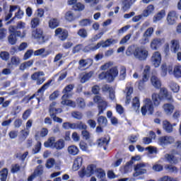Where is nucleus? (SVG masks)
<instances>
[{"label": "nucleus", "mask_w": 181, "mask_h": 181, "mask_svg": "<svg viewBox=\"0 0 181 181\" xmlns=\"http://www.w3.org/2000/svg\"><path fill=\"white\" fill-rule=\"evenodd\" d=\"M163 128L168 134H170V132H173V127L172 124H170V122H169L168 120H164L163 122Z\"/></svg>", "instance_id": "29"}, {"label": "nucleus", "mask_w": 181, "mask_h": 181, "mask_svg": "<svg viewBox=\"0 0 181 181\" xmlns=\"http://www.w3.org/2000/svg\"><path fill=\"white\" fill-rule=\"evenodd\" d=\"M153 11H155V7H153V5L150 4L146 7L144 11H143L141 16H143V18H148V16H150L151 13H153Z\"/></svg>", "instance_id": "25"}, {"label": "nucleus", "mask_w": 181, "mask_h": 181, "mask_svg": "<svg viewBox=\"0 0 181 181\" xmlns=\"http://www.w3.org/2000/svg\"><path fill=\"white\" fill-rule=\"evenodd\" d=\"M154 107H153V103L149 98H146L144 100V105L141 107V112L142 115L145 117L146 115V112L149 115H152L153 114Z\"/></svg>", "instance_id": "4"}, {"label": "nucleus", "mask_w": 181, "mask_h": 181, "mask_svg": "<svg viewBox=\"0 0 181 181\" xmlns=\"http://www.w3.org/2000/svg\"><path fill=\"white\" fill-rule=\"evenodd\" d=\"M118 66H113L106 72H102L99 74L100 80H107V83H112L118 77Z\"/></svg>", "instance_id": "2"}, {"label": "nucleus", "mask_w": 181, "mask_h": 181, "mask_svg": "<svg viewBox=\"0 0 181 181\" xmlns=\"http://www.w3.org/2000/svg\"><path fill=\"white\" fill-rule=\"evenodd\" d=\"M160 95H162L163 100H167L170 103H173V97L168 92V89L165 88H160Z\"/></svg>", "instance_id": "14"}, {"label": "nucleus", "mask_w": 181, "mask_h": 181, "mask_svg": "<svg viewBox=\"0 0 181 181\" xmlns=\"http://www.w3.org/2000/svg\"><path fill=\"white\" fill-rule=\"evenodd\" d=\"M95 175L98 179H101V180H105L104 177H105V171L101 168H98L95 170Z\"/></svg>", "instance_id": "36"}, {"label": "nucleus", "mask_w": 181, "mask_h": 181, "mask_svg": "<svg viewBox=\"0 0 181 181\" xmlns=\"http://www.w3.org/2000/svg\"><path fill=\"white\" fill-rule=\"evenodd\" d=\"M124 93H126V105H128L131 103V94L134 93V88L132 87L126 88Z\"/></svg>", "instance_id": "26"}, {"label": "nucleus", "mask_w": 181, "mask_h": 181, "mask_svg": "<svg viewBox=\"0 0 181 181\" xmlns=\"http://www.w3.org/2000/svg\"><path fill=\"white\" fill-rule=\"evenodd\" d=\"M8 30L11 33L14 35L16 37H21V39H23V37L26 36V30H23V33H21V31H18V28L13 25H11Z\"/></svg>", "instance_id": "11"}, {"label": "nucleus", "mask_w": 181, "mask_h": 181, "mask_svg": "<svg viewBox=\"0 0 181 181\" xmlns=\"http://www.w3.org/2000/svg\"><path fill=\"white\" fill-rule=\"evenodd\" d=\"M151 81L152 86H153L155 88H160L162 83L160 82V79H159L158 76L155 75L152 76L151 78Z\"/></svg>", "instance_id": "23"}, {"label": "nucleus", "mask_w": 181, "mask_h": 181, "mask_svg": "<svg viewBox=\"0 0 181 181\" xmlns=\"http://www.w3.org/2000/svg\"><path fill=\"white\" fill-rule=\"evenodd\" d=\"M170 43L172 53H177L180 49V42L179 40H172Z\"/></svg>", "instance_id": "13"}, {"label": "nucleus", "mask_w": 181, "mask_h": 181, "mask_svg": "<svg viewBox=\"0 0 181 181\" xmlns=\"http://www.w3.org/2000/svg\"><path fill=\"white\" fill-rule=\"evenodd\" d=\"M78 64L79 69H83V67H87V66H93V59L90 58L86 59H80Z\"/></svg>", "instance_id": "19"}, {"label": "nucleus", "mask_w": 181, "mask_h": 181, "mask_svg": "<svg viewBox=\"0 0 181 181\" xmlns=\"http://www.w3.org/2000/svg\"><path fill=\"white\" fill-rule=\"evenodd\" d=\"M57 104V103L56 102H52L49 105V117H54V115H56L57 114V110L56 108Z\"/></svg>", "instance_id": "28"}, {"label": "nucleus", "mask_w": 181, "mask_h": 181, "mask_svg": "<svg viewBox=\"0 0 181 181\" xmlns=\"http://www.w3.org/2000/svg\"><path fill=\"white\" fill-rule=\"evenodd\" d=\"M177 19V14L176 11H170L167 16V22L168 25H175L176 20Z\"/></svg>", "instance_id": "15"}, {"label": "nucleus", "mask_w": 181, "mask_h": 181, "mask_svg": "<svg viewBox=\"0 0 181 181\" xmlns=\"http://www.w3.org/2000/svg\"><path fill=\"white\" fill-rule=\"evenodd\" d=\"M28 155H29V152L28 151H25L23 154L22 153H17L16 158H17V159H19L20 160L23 161L26 159V158H28Z\"/></svg>", "instance_id": "50"}, {"label": "nucleus", "mask_w": 181, "mask_h": 181, "mask_svg": "<svg viewBox=\"0 0 181 181\" xmlns=\"http://www.w3.org/2000/svg\"><path fill=\"white\" fill-rule=\"evenodd\" d=\"M33 63H35V60L33 59H30L29 61L25 62L21 64L19 66V69L21 70V71H24V70H26V69H29V67H32V66H33Z\"/></svg>", "instance_id": "24"}, {"label": "nucleus", "mask_w": 181, "mask_h": 181, "mask_svg": "<svg viewBox=\"0 0 181 181\" xmlns=\"http://www.w3.org/2000/svg\"><path fill=\"white\" fill-rule=\"evenodd\" d=\"M93 101L96 104H98V115H101V114H104V111L107 110V104L104 99L100 95H95L93 98Z\"/></svg>", "instance_id": "5"}, {"label": "nucleus", "mask_w": 181, "mask_h": 181, "mask_svg": "<svg viewBox=\"0 0 181 181\" xmlns=\"http://www.w3.org/2000/svg\"><path fill=\"white\" fill-rule=\"evenodd\" d=\"M166 16V13L165 12V10H161L158 13H157L156 16L153 17V21L154 23H156V22H158V21H162L163 18Z\"/></svg>", "instance_id": "30"}, {"label": "nucleus", "mask_w": 181, "mask_h": 181, "mask_svg": "<svg viewBox=\"0 0 181 181\" xmlns=\"http://www.w3.org/2000/svg\"><path fill=\"white\" fill-rule=\"evenodd\" d=\"M174 77L176 78H180L181 77V66H175L173 70Z\"/></svg>", "instance_id": "43"}, {"label": "nucleus", "mask_w": 181, "mask_h": 181, "mask_svg": "<svg viewBox=\"0 0 181 181\" xmlns=\"http://www.w3.org/2000/svg\"><path fill=\"white\" fill-rule=\"evenodd\" d=\"M43 174V167L42 165H38L37 168L34 171V176H40Z\"/></svg>", "instance_id": "55"}, {"label": "nucleus", "mask_w": 181, "mask_h": 181, "mask_svg": "<svg viewBox=\"0 0 181 181\" xmlns=\"http://www.w3.org/2000/svg\"><path fill=\"white\" fill-rule=\"evenodd\" d=\"M151 73V67L149 66H146L143 72V78L142 81H140L139 84H142V83H146L149 80V74Z\"/></svg>", "instance_id": "20"}, {"label": "nucleus", "mask_w": 181, "mask_h": 181, "mask_svg": "<svg viewBox=\"0 0 181 181\" xmlns=\"http://www.w3.org/2000/svg\"><path fill=\"white\" fill-rule=\"evenodd\" d=\"M55 36H57L60 40H66L69 37V32L66 30L59 28L55 30Z\"/></svg>", "instance_id": "10"}, {"label": "nucleus", "mask_w": 181, "mask_h": 181, "mask_svg": "<svg viewBox=\"0 0 181 181\" xmlns=\"http://www.w3.org/2000/svg\"><path fill=\"white\" fill-rule=\"evenodd\" d=\"M127 77V68L122 66L119 71V80H124Z\"/></svg>", "instance_id": "48"}, {"label": "nucleus", "mask_w": 181, "mask_h": 181, "mask_svg": "<svg viewBox=\"0 0 181 181\" xmlns=\"http://www.w3.org/2000/svg\"><path fill=\"white\" fill-rule=\"evenodd\" d=\"M40 23V18H34L31 20L30 25L32 29H36L39 26Z\"/></svg>", "instance_id": "42"}, {"label": "nucleus", "mask_w": 181, "mask_h": 181, "mask_svg": "<svg viewBox=\"0 0 181 181\" xmlns=\"http://www.w3.org/2000/svg\"><path fill=\"white\" fill-rule=\"evenodd\" d=\"M40 76H45V73L43 71L35 72L31 76V78L32 80L37 81L40 78Z\"/></svg>", "instance_id": "59"}, {"label": "nucleus", "mask_w": 181, "mask_h": 181, "mask_svg": "<svg viewBox=\"0 0 181 181\" xmlns=\"http://www.w3.org/2000/svg\"><path fill=\"white\" fill-rule=\"evenodd\" d=\"M165 170L168 171L169 173H177V168L172 165H166L165 167Z\"/></svg>", "instance_id": "44"}, {"label": "nucleus", "mask_w": 181, "mask_h": 181, "mask_svg": "<svg viewBox=\"0 0 181 181\" xmlns=\"http://www.w3.org/2000/svg\"><path fill=\"white\" fill-rule=\"evenodd\" d=\"M32 37L35 39L39 45H43V43H46L51 37L50 35L43 34V30L42 28H36L32 31Z\"/></svg>", "instance_id": "3"}, {"label": "nucleus", "mask_w": 181, "mask_h": 181, "mask_svg": "<svg viewBox=\"0 0 181 181\" xmlns=\"http://www.w3.org/2000/svg\"><path fill=\"white\" fill-rule=\"evenodd\" d=\"M91 20L88 18H85L79 21L80 26L86 27L91 25Z\"/></svg>", "instance_id": "51"}, {"label": "nucleus", "mask_w": 181, "mask_h": 181, "mask_svg": "<svg viewBox=\"0 0 181 181\" xmlns=\"http://www.w3.org/2000/svg\"><path fill=\"white\" fill-rule=\"evenodd\" d=\"M139 107H141L139 98H138V97H135L132 100V108L136 111H138V110H139Z\"/></svg>", "instance_id": "41"}, {"label": "nucleus", "mask_w": 181, "mask_h": 181, "mask_svg": "<svg viewBox=\"0 0 181 181\" xmlns=\"http://www.w3.org/2000/svg\"><path fill=\"white\" fill-rule=\"evenodd\" d=\"M49 28L50 29H55V28H57L59 26L60 21L57 18H51L49 21Z\"/></svg>", "instance_id": "32"}, {"label": "nucleus", "mask_w": 181, "mask_h": 181, "mask_svg": "<svg viewBox=\"0 0 181 181\" xmlns=\"http://www.w3.org/2000/svg\"><path fill=\"white\" fill-rule=\"evenodd\" d=\"M98 146H103L105 151L107 150V146L110 144V137H102L97 141Z\"/></svg>", "instance_id": "18"}, {"label": "nucleus", "mask_w": 181, "mask_h": 181, "mask_svg": "<svg viewBox=\"0 0 181 181\" xmlns=\"http://www.w3.org/2000/svg\"><path fill=\"white\" fill-rule=\"evenodd\" d=\"M160 46H162V40H160V38H155L151 42V48L152 50H158Z\"/></svg>", "instance_id": "22"}, {"label": "nucleus", "mask_w": 181, "mask_h": 181, "mask_svg": "<svg viewBox=\"0 0 181 181\" xmlns=\"http://www.w3.org/2000/svg\"><path fill=\"white\" fill-rule=\"evenodd\" d=\"M163 109L166 115H172L175 110V106L170 103H165L163 105Z\"/></svg>", "instance_id": "17"}, {"label": "nucleus", "mask_w": 181, "mask_h": 181, "mask_svg": "<svg viewBox=\"0 0 181 181\" xmlns=\"http://www.w3.org/2000/svg\"><path fill=\"white\" fill-rule=\"evenodd\" d=\"M8 43L11 45H16V37L15 36V35L12 34L10 35L8 37Z\"/></svg>", "instance_id": "61"}, {"label": "nucleus", "mask_w": 181, "mask_h": 181, "mask_svg": "<svg viewBox=\"0 0 181 181\" xmlns=\"http://www.w3.org/2000/svg\"><path fill=\"white\" fill-rule=\"evenodd\" d=\"M21 170V165L19 164H12L11 165V173H18Z\"/></svg>", "instance_id": "63"}, {"label": "nucleus", "mask_w": 181, "mask_h": 181, "mask_svg": "<svg viewBox=\"0 0 181 181\" xmlns=\"http://www.w3.org/2000/svg\"><path fill=\"white\" fill-rule=\"evenodd\" d=\"M170 87L172 91H173V93H178L179 90H180L179 85H177V83H176L173 81L170 82Z\"/></svg>", "instance_id": "52"}, {"label": "nucleus", "mask_w": 181, "mask_h": 181, "mask_svg": "<svg viewBox=\"0 0 181 181\" xmlns=\"http://www.w3.org/2000/svg\"><path fill=\"white\" fill-rule=\"evenodd\" d=\"M98 124L101 127H107V124H108V120H107V117L104 116H100L98 118Z\"/></svg>", "instance_id": "40"}, {"label": "nucleus", "mask_w": 181, "mask_h": 181, "mask_svg": "<svg viewBox=\"0 0 181 181\" xmlns=\"http://www.w3.org/2000/svg\"><path fill=\"white\" fill-rule=\"evenodd\" d=\"M68 152H69V155L76 156V155H78V148L74 145L69 146L68 147Z\"/></svg>", "instance_id": "33"}, {"label": "nucleus", "mask_w": 181, "mask_h": 181, "mask_svg": "<svg viewBox=\"0 0 181 181\" xmlns=\"http://www.w3.org/2000/svg\"><path fill=\"white\" fill-rule=\"evenodd\" d=\"M95 170V165H88L87 167L86 170H85L87 177H90V176H91V175H94Z\"/></svg>", "instance_id": "37"}, {"label": "nucleus", "mask_w": 181, "mask_h": 181, "mask_svg": "<svg viewBox=\"0 0 181 181\" xmlns=\"http://www.w3.org/2000/svg\"><path fill=\"white\" fill-rule=\"evenodd\" d=\"M11 63L12 66L18 67V65L21 64V58H19V57L17 56H13L11 58Z\"/></svg>", "instance_id": "46"}, {"label": "nucleus", "mask_w": 181, "mask_h": 181, "mask_svg": "<svg viewBox=\"0 0 181 181\" xmlns=\"http://www.w3.org/2000/svg\"><path fill=\"white\" fill-rule=\"evenodd\" d=\"M55 164L56 160H54V158H49L47 161L46 168H47V169H51Z\"/></svg>", "instance_id": "60"}, {"label": "nucleus", "mask_w": 181, "mask_h": 181, "mask_svg": "<svg viewBox=\"0 0 181 181\" xmlns=\"http://www.w3.org/2000/svg\"><path fill=\"white\" fill-rule=\"evenodd\" d=\"M146 164L145 163H140L134 166L135 173L133 174L134 177H138L141 175H145L146 173Z\"/></svg>", "instance_id": "8"}, {"label": "nucleus", "mask_w": 181, "mask_h": 181, "mask_svg": "<svg viewBox=\"0 0 181 181\" xmlns=\"http://www.w3.org/2000/svg\"><path fill=\"white\" fill-rule=\"evenodd\" d=\"M52 80L48 81L46 83H45L37 91L36 93L33 94L32 96H30L28 98V101H30V100H33L34 98L35 97H38L37 98V100L38 101V104L39 103H40V97H43V94L45 93V91H46V90H47L49 88V86H50V84H52Z\"/></svg>", "instance_id": "6"}, {"label": "nucleus", "mask_w": 181, "mask_h": 181, "mask_svg": "<svg viewBox=\"0 0 181 181\" xmlns=\"http://www.w3.org/2000/svg\"><path fill=\"white\" fill-rule=\"evenodd\" d=\"M165 158L170 163H177V158L173 154H165Z\"/></svg>", "instance_id": "39"}, {"label": "nucleus", "mask_w": 181, "mask_h": 181, "mask_svg": "<svg viewBox=\"0 0 181 181\" xmlns=\"http://www.w3.org/2000/svg\"><path fill=\"white\" fill-rule=\"evenodd\" d=\"M93 74H94L93 71L85 74L81 78V83H87V81H88V80H90L91 77H93Z\"/></svg>", "instance_id": "35"}, {"label": "nucleus", "mask_w": 181, "mask_h": 181, "mask_svg": "<svg viewBox=\"0 0 181 181\" xmlns=\"http://www.w3.org/2000/svg\"><path fill=\"white\" fill-rule=\"evenodd\" d=\"M51 52L46 50L45 48H41L34 52V56H42V57H47Z\"/></svg>", "instance_id": "21"}, {"label": "nucleus", "mask_w": 181, "mask_h": 181, "mask_svg": "<svg viewBox=\"0 0 181 181\" xmlns=\"http://www.w3.org/2000/svg\"><path fill=\"white\" fill-rule=\"evenodd\" d=\"M81 135L83 136V139H86V141H88L90 138H91V134H90V132L87 131V129H84L81 132Z\"/></svg>", "instance_id": "57"}, {"label": "nucleus", "mask_w": 181, "mask_h": 181, "mask_svg": "<svg viewBox=\"0 0 181 181\" xmlns=\"http://www.w3.org/2000/svg\"><path fill=\"white\" fill-rule=\"evenodd\" d=\"M6 179H8V170L6 168H4L0 171V180L6 181Z\"/></svg>", "instance_id": "45"}, {"label": "nucleus", "mask_w": 181, "mask_h": 181, "mask_svg": "<svg viewBox=\"0 0 181 181\" xmlns=\"http://www.w3.org/2000/svg\"><path fill=\"white\" fill-rule=\"evenodd\" d=\"M74 129L83 130L87 129V124L83 122H77L74 123Z\"/></svg>", "instance_id": "31"}, {"label": "nucleus", "mask_w": 181, "mask_h": 181, "mask_svg": "<svg viewBox=\"0 0 181 181\" xmlns=\"http://www.w3.org/2000/svg\"><path fill=\"white\" fill-rule=\"evenodd\" d=\"M173 142H175V139L170 136H162L158 139V144L161 146H165L168 144H173Z\"/></svg>", "instance_id": "12"}, {"label": "nucleus", "mask_w": 181, "mask_h": 181, "mask_svg": "<svg viewBox=\"0 0 181 181\" xmlns=\"http://www.w3.org/2000/svg\"><path fill=\"white\" fill-rule=\"evenodd\" d=\"M159 181H179L177 177H172L168 175H165L159 179Z\"/></svg>", "instance_id": "53"}, {"label": "nucleus", "mask_w": 181, "mask_h": 181, "mask_svg": "<svg viewBox=\"0 0 181 181\" xmlns=\"http://www.w3.org/2000/svg\"><path fill=\"white\" fill-rule=\"evenodd\" d=\"M83 165V158L78 157L74 161L73 169L74 170H78L80 167Z\"/></svg>", "instance_id": "27"}, {"label": "nucleus", "mask_w": 181, "mask_h": 181, "mask_svg": "<svg viewBox=\"0 0 181 181\" xmlns=\"http://www.w3.org/2000/svg\"><path fill=\"white\" fill-rule=\"evenodd\" d=\"M110 47V44H107V40L105 41H100L98 42V44L95 45V49H100V47Z\"/></svg>", "instance_id": "54"}, {"label": "nucleus", "mask_w": 181, "mask_h": 181, "mask_svg": "<svg viewBox=\"0 0 181 181\" xmlns=\"http://www.w3.org/2000/svg\"><path fill=\"white\" fill-rule=\"evenodd\" d=\"M55 142L56 139H54V137H50L47 141L44 143V146H45V148H54Z\"/></svg>", "instance_id": "34"}, {"label": "nucleus", "mask_w": 181, "mask_h": 181, "mask_svg": "<svg viewBox=\"0 0 181 181\" xmlns=\"http://www.w3.org/2000/svg\"><path fill=\"white\" fill-rule=\"evenodd\" d=\"M0 57L2 60L8 62L9 60V52L6 51H3L0 53Z\"/></svg>", "instance_id": "58"}, {"label": "nucleus", "mask_w": 181, "mask_h": 181, "mask_svg": "<svg viewBox=\"0 0 181 181\" xmlns=\"http://www.w3.org/2000/svg\"><path fill=\"white\" fill-rule=\"evenodd\" d=\"M54 148L58 151L63 149V148H64V140L59 139V141H56L54 144Z\"/></svg>", "instance_id": "38"}, {"label": "nucleus", "mask_w": 181, "mask_h": 181, "mask_svg": "<svg viewBox=\"0 0 181 181\" xmlns=\"http://www.w3.org/2000/svg\"><path fill=\"white\" fill-rule=\"evenodd\" d=\"M134 56L139 60H146L148 58V50H146L144 47H138L134 52Z\"/></svg>", "instance_id": "7"}, {"label": "nucleus", "mask_w": 181, "mask_h": 181, "mask_svg": "<svg viewBox=\"0 0 181 181\" xmlns=\"http://www.w3.org/2000/svg\"><path fill=\"white\" fill-rule=\"evenodd\" d=\"M160 63H162V55L160 54V52H154L151 57V64H153L154 67H159Z\"/></svg>", "instance_id": "9"}, {"label": "nucleus", "mask_w": 181, "mask_h": 181, "mask_svg": "<svg viewBox=\"0 0 181 181\" xmlns=\"http://www.w3.org/2000/svg\"><path fill=\"white\" fill-rule=\"evenodd\" d=\"M65 19L66 21H69V22H71L72 21H74V14L71 11L66 12L65 15Z\"/></svg>", "instance_id": "62"}, {"label": "nucleus", "mask_w": 181, "mask_h": 181, "mask_svg": "<svg viewBox=\"0 0 181 181\" xmlns=\"http://www.w3.org/2000/svg\"><path fill=\"white\" fill-rule=\"evenodd\" d=\"M132 6V0H124L123 1L122 9L124 11H128V9L131 8Z\"/></svg>", "instance_id": "47"}, {"label": "nucleus", "mask_w": 181, "mask_h": 181, "mask_svg": "<svg viewBox=\"0 0 181 181\" xmlns=\"http://www.w3.org/2000/svg\"><path fill=\"white\" fill-rule=\"evenodd\" d=\"M77 35L80 36V37H82L83 39H86L88 36L87 30L84 28H81L78 30Z\"/></svg>", "instance_id": "56"}, {"label": "nucleus", "mask_w": 181, "mask_h": 181, "mask_svg": "<svg viewBox=\"0 0 181 181\" xmlns=\"http://www.w3.org/2000/svg\"><path fill=\"white\" fill-rule=\"evenodd\" d=\"M71 116L73 118H75V119H83V113L80 112H72Z\"/></svg>", "instance_id": "64"}, {"label": "nucleus", "mask_w": 181, "mask_h": 181, "mask_svg": "<svg viewBox=\"0 0 181 181\" xmlns=\"http://www.w3.org/2000/svg\"><path fill=\"white\" fill-rule=\"evenodd\" d=\"M74 88V85L69 84L67 85L64 90H62V94H64L62 97V101L61 102L62 105H66L67 107H71L72 108H76V102L69 100L71 94V91Z\"/></svg>", "instance_id": "1"}, {"label": "nucleus", "mask_w": 181, "mask_h": 181, "mask_svg": "<svg viewBox=\"0 0 181 181\" xmlns=\"http://www.w3.org/2000/svg\"><path fill=\"white\" fill-rule=\"evenodd\" d=\"M163 100V98L162 97V95H160V90L159 94L158 93H153L152 95V101L153 103V105L155 107H159L160 105V101Z\"/></svg>", "instance_id": "16"}, {"label": "nucleus", "mask_w": 181, "mask_h": 181, "mask_svg": "<svg viewBox=\"0 0 181 181\" xmlns=\"http://www.w3.org/2000/svg\"><path fill=\"white\" fill-rule=\"evenodd\" d=\"M6 35H8V30L6 28L0 29V41L4 42L6 38Z\"/></svg>", "instance_id": "49"}]
</instances>
